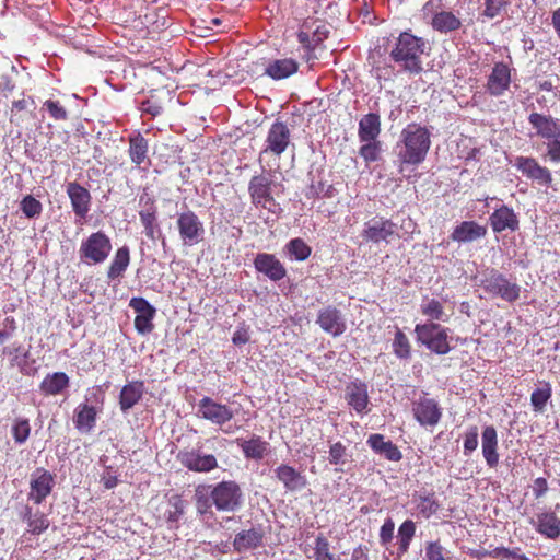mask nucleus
I'll return each instance as SVG.
<instances>
[{"instance_id":"nucleus-51","label":"nucleus","mask_w":560,"mask_h":560,"mask_svg":"<svg viewBox=\"0 0 560 560\" xmlns=\"http://www.w3.org/2000/svg\"><path fill=\"white\" fill-rule=\"evenodd\" d=\"M314 558L315 560H334V556L329 550V542L322 535L315 540Z\"/></svg>"},{"instance_id":"nucleus-4","label":"nucleus","mask_w":560,"mask_h":560,"mask_svg":"<svg viewBox=\"0 0 560 560\" xmlns=\"http://www.w3.org/2000/svg\"><path fill=\"white\" fill-rule=\"evenodd\" d=\"M209 488L211 501L218 511L234 512L242 506L243 493L235 481H221Z\"/></svg>"},{"instance_id":"nucleus-56","label":"nucleus","mask_w":560,"mask_h":560,"mask_svg":"<svg viewBox=\"0 0 560 560\" xmlns=\"http://www.w3.org/2000/svg\"><path fill=\"white\" fill-rule=\"evenodd\" d=\"M478 447V428L470 427L464 438V454L470 455Z\"/></svg>"},{"instance_id":"nucleus-20","label":"nucleus","mask_w":560,"mask_h":560,"mask_svg":"<svg viewBox=\"0 0 560 560\" xmlns=\"http://www.w3.org/2000/svg\"><path fill=\"white\" fill-rule=\"evenodd\" d=\"M511 70L503 62H497L487 82V92L492 96H501L510 88Z\"/></svg>"},{"instance_id":"nucleus-23","label":"nucleus","mask_w":560,"mask_h":560,"mask_svg":"<svg viewBox=\"0 0 560 560\" xmlns=\"http://www.w3.org/2000/svg\"><path fill=\"white\" fill-rule=\"evenodd\" d=\"M528 121L536 129L537 135L550 141L560 136V125L550 116L532 113Z\"/></svg>"},{"instance_id":"nucleus-33","label":"nucleus","mask_w":560,"mask_h":560,"mask_svg":"<svg viewBox=\"0 0 560 560\" xmlns=\"http://www.w3.org/2000/svg\"><path fill=\"white\" fill-rule=\"evenodd\" d=\"M536 529L541 535L556 539L560 536V518L552 512L537 515Z\"/></svg>"},{"instance_id":"nucleus-1","label":"nucleus","mask_w":560,"mask_h":560,"mask_svg":"<svg viewBox=\"0 0 560 560\" xmlns=\"http://www.w3.org/2000/svg\"><path fill=\"white\" fill-rule=\"evenodd\" d=\"M431 145L430 132L418 124L407 125L396 143V153L399 162V172L405 165L417 166L425 160Z\"/></svg>"},{"instance_id":"nucleus-16","label":"nucleus","mask_w":560,"mask_h":560,"mask_svg":"<svg viewBox=\"0 0 560 560\" xmlns=\"http://www.w3.org/2000/svg\"><path fill=\"white\" fill-rule=\"evenodd\" d=\"M180 463L189 470L208 472L218 466L217 458L211 454H203L200 448L180 452Z\"/></svg>"},{"instance_id":"nucleus-63","label":"nucleus","mask_w":560,"mask_h":560,"mask_svg":"<svg viewBox=\"0 0 560 560\" xmlns=\"http://www.w3.org/2000/svg\"><path fill=\"white\" fill-rule=\"evenodd\" d=\"M141 109L152 116H158L162 113V107L149 100L142 103Z\"/></svg>"},{"instance_id":"nucleus-46","label":"nucleus","mask_w":560,"mask_h":560,"mask_svg":"<svg viewBox=\"0 0 560 560\" xmlns=\"http://www.w3.org/2000/svg\"><path fill=\"white\" fill-rule=\"evenodd\" d=\"M439 508L440 505L433 495H420L418 499L417 510L425 518L436 513Z\"/></svg>"},{"instance_id":"nucleus-3","label":"nucleus","mask_w":560,"mask_h":560,"mask_svg":"<svg viewBox=\"0 0 560 560\" xmlns=\"http://www.w3.org/2000/svg\"><path fill=\"white\" fill-rule=\"evenodd\" d=\"M417 341L424 345L436 354H446L451 351L448 345V329L439 324H418L415 328Z\"/></svg>"},{"instance_id":"nucleus-43","label":"nucleus","mask_w":560,"mask_h":560,"mask_svg":"<svg viewBox=\"0 0 560 560\" xmlns=\"http://www.w3.org/2000/svg\"><path fill=\"white\" fill-rule=\"evenodd\" d=\"M289 255L295 260L303 261L311 255V247L302 238H293L287 244Z\"/></svg>"},{"instance_id":"nucleus-25","label":"nucleus","mask_w":560,"mask_h":560,"mask_svg":"<svg viewBox=\"0 0 560 560\" xmlns=\"http://www.w3.org/2000/svg\"><path fill=\"white\" fill-rule=\"evenodd\" d=\"M236 443L247 459L261 460L269 452V443L259 435L248 440L237 439Z\"/></svg>"},{"instance_id":"nucleus-35","label":"nucleus","mask_w":560,"mask_h":560,"mask_svg":"<svg viewBox=\"0 0 560 560\" xmlns=\"http://www.w3.org/2000/svg\"><path fill=\"white\" fill-rule=\"evenodd\" d=\"M69 385V377L63 372L46 375L40 383V390L46 395H58Z\"/></svg>"},{"instance_id":"nucleus-64","label":"nucleus","mask_w":560,"mask_h":560,"mask_svg":"<svg viewBox=\"0 0 560 560\" xmlns=\"http://www.w3.org/2000/svg\"><path fill=\"white\" fill-rule=\"evenodd\" d=\"M368 547L366 546H358L353 549L351 555V560H368Z\"/></svg>"},{"instance_id":"nucleus-15","label":"nucleus","mask_w":560,"mask_h":560,"mask_svg":"<svg viewBox=\"0 0 560 560\" xmlns=\"http://www.w3.org/2000/svg\"><path fill=\"white\" fill-rule=\"evenodd\" d=\"M271 185L272 180L269 175L259 174L252 177L248 184V192L254 206L267 208L269 202H273Z\"/></svg>"},{"instance_id":"nucleus-58","label":"nucleus","mask_w":560,"mask_h":560,"mask_svg":"<svg viewBox=\"0 0 560 560\" xmlns=\"http://www.w3.org/2000/svg\"><path fill=\"white\" fill-rule=\"evenodd\" d=\"M509 4V0H485L483 15L493 19L498 16L503 8Z\"/></svg>"},{"instance_id":"nucleus-11","label":"nucleus","mask_w":560,"mask_h":560,"mask_svg":"<svg viewBox=\"0 0 560 560\" xmlns=\"http://www.w3.org/2000/svg\"><path fill=\"white\" fill-rule=\"evenodd\" d=\"M363 237L373 243L390 242L392 238L398 237L397 225L390 220L383 218H374L365 223Z\"/></svg>"},{"instance_id":"nucleus-32","label":"nucleus","mask_w":560,"mask_h":560,"mask_svg":"<svg viewBox=\"0 0 560 560\" xmlns=\"http://www.w3.org/2000/svg\"><path fill=\"white\" fill-rule=\"evenodd\" d=\"M381 133V117L378 114L369 113L359 120L358 137L360 141L378 140Z\"/></svg>"},{"instance_id":"nucleus-14","label":"nucleus","mask_w":560,"mask_h":560,"mask_svg":"<svg viewBox=\"0 0 560 560\" xmlns=\"http://www.w3.org/2000/svg\"><path fill=\"white\" fill-rule=\"evenodd\" d=\"M54 476L44 468L36 469L31 475L28 499L34 503H42L51 492L54 487Z\"/></svg>"},{"instance_id":"nucleus-47","label":"nucleus","mask_w":560,"mask_h":560,"mask_svg":"<svg viewBox=\"0 0 560 560\" xmlns=\"http://www.w3.org/2000/svg\"><path fill=\"white\" fill-rule=\"evenodd\" d=\"M31 425L27 419L19 418L12 427V435L18 444H23L30 436Z\"/></svg>"},{"instance_id":"nucleus-26","label":"nucleus","mask_w":560,"mask_h":560,"mask_svg":"<svg viewBox=\"0 0 560 560\" xmlns=\"http://www.w3.org/2000/svg\"><path fill=\"white\" fill-rule=\"evenodd\" d=\"M490 224L492 230L497 233H500L506 229L511 231H516L518 229V219L514 213L513 209L502 206L497 209L490 215Z\"/></svg>"},{"instance_id":"nucleus-18","label":"nucleus","mask_w":560,"mask_h":560,"mask_svg":"<svg viewBox=\"0 0 560 560\" xmlns=\"http://www.w3.org/2000/svg\"><path fill=\"white\" fill-rule=\"evenodd\" d=\"M265 529L261 525L252 526L237 533L233 540V548L236 552L243 553L262 546Z\"/></svg>"},{"instance_id":"nucleus-36","label":"nucleus","mask_w":560,"mask_h":560,"mask_svg":"<svg viewBox=\"0 0 560 560\" xmlns=\"http://www.w3.org/2000/svg\"><path fill=\"white\" fill-rule=\"evenodd\" d=\"M460 20L455 16L452 12L442 11L434 14L432 19V26L435 31L441 33H448L456 31L460 27Z\"/></svg>"},{"instance_id":"nucleus-7","label":"nucleus","mask_w":560,"mask_h":560,"mask_svg":"<svg viewBox=\"0 0 560 560\" xmlns=\"http://www.w3.org/2000/svg\"><path fill=\"white\" fill-rule=\"evenodd\" d=\"M176 225L185 245L191 246L202 241L205 226L194 211L187 210L179 213Z\"/></svg>"},{"instance_id":"nucleus-62","label":"nucleus","mask_w":560,"mask_h":560,"mask_svg":"<svg viewBox=\"0 0 560 560\" xmlns=\"http://www.w3.org/2000/svg\"><path fill=\"white\" fill-rule=\"evenodd\" d=\"M232 341L236 346L245 345L249 341V335L246 329L240 328L237 329L232 338Z\"/></svg>"},{"instance_id":"nucleus-13","label":"nucleus","mask_w":560,"mask_h":560,"mask_svg":"<svg viewBox=\"0 0 560 560\" xmlns=\"http://www.w3.org/2000/svg\"><path fill=\"white\" fill-rule=\"evenodd\" d=\"M129 306L137 313L135 318V327L141 335L151 332L154 328L152 320L156 310L143 298H132Z\"/></svg>"},{"instance_id":"nucleus-55","label":"nucleus","mask_w":560,"mask_h":560,"mask_svg":"<svg viewBox=\"0 0 560 560\" xmlns=\"http://www.w3.org/2000/svg\"><path fill=\"white\" fill-rule=\"evenodd\" d=\"M328 460L332 465L346 464L347 452L346 447L340 442H336L330 446Z\"/></svg>"},{"instance_id":"nucleus-39","label":"nucleus","mask_w":560,"mask_h":560,"mask_svg":"<svg viewBox=\"0 0 560 560\" xmlns=\"http://www.w3.org/2000/svg\"><path fill=\"white\" fill-rule=\"evenodd\" d=\"M129 155L131 161L141 165L148 159V141L141 136L137 135L129 140Z\"/></svg>"},{"instance_id":"nucleus-8","label":"nucleus","mask_w":560,"mask_h":560,"mask_svg":"<svg viewBox=\"0 0 560 560\" xmlns=\"http://www.w3.org/2000/svg\"><path fill=\"white\" fill-rule=\"evenodd\" d=\"M412 415L421 427H435L442 418V408L439 402L428 397L420 396L412 401Z\"/></svg>"},{"instance_id":"nucleus-61","label":"nucleus","mask_w":560,"mask_h":560,"mask_svg":"<svg viewBox=\"0 0 560 560\" xmlns=\"http://www.w3.org/2000/svg\"><path fill=\"white\" fill-rule=\"evenodd\" d=\"M548 491L547 480L545 478H537L534 481L533 492L536 498H541Z\"/></svg>"},{"instance_id":"nucleus-57","label":"nucleus","mask_w":560,"mask_h":560,"mask_svg":"<svg viewBox=\"0 0 560 560\" xmlns=\"http://www.w3.org/2000/svg\"><path fill=\"white\" fill-rule=\"evenodd\" d=\"M494 556L500 557V560H530L524 553L520 552V548H505V547H497L494 548Z\"/></svg>"},{"instance_id":"nucleus-34","label":"nucleus","mask_w":560,"mask_h":560,"mask_svg":"<svg viewBox=\"0 0 560 560\" xmlns=\"http://www.w3.org/2000/svg\"><path fill=\"white\" fill-rule=\"evenodd\" d=\"M96 409L88 404H81L75 409L74 425L82 433H89L95 427Z\"/></svg>"},{"instance_id":"nucleus-41","label":"nucleus","mask_w":560,"mask_h":560,"mask_svg":"<svg viewBox=\"0 0 560 560\" xmlns=\"http://www.w3.org/2000/svg\"><path fill=\"white\" fill-rule=\"evenodd\" d=\"M140 221L144 226V233L148 238L155 241L161 236V230L156 224L155 212L151 210H142L139 212Z\"/></svg>"},{"instance_id":"nucleus-40","label":"nucleus","mask_w":560,"mask_h":560,"mask_svg":"<svg viewBox=\"0 0 560 560\" xmlns=\"http://www.w3.org/2000/svg\"><path fill=\"white\" fill-rule=\"evenodd\" d=\"M23 520L27 522L28 532L34 535H39L49 527V520L43 513H32L31 508L26 506L23 514Z\"/></svg>"},{"instance_id":"nucleus-9","label":"nucleus","mask_w":560,"mask_h":560,"mask_svg":"<svg viewBox=\"0 0 560 560\" xmlns=\"http://www.w3.org/2000/svg\"><path fill=\"white\" fill-rule=\"evenodd\" d=\"M197 408L199 417L219 427H223L234 417V411L229 406L220 404L210 397L200 399Z\"/></svg>"},{"instance_id":"nucleus-28","label":"nucleus","mask_w":560,"mask_h":560,"mask_svg":"<svg viewBox=\"0 0 560 560\" xmlns=\"http://www.w3.org/2000/svg\"><path fill=\"white\" fill-rule=\"evenodd\" d=\"M299 69L298 62L292 58L269 60L265 74L273 80H283L294 74Z\"/></svg>"},{"instance_id":"nucleus-54","label":"nucleus","mask_w":560,"mask_h":560,"mask_svg":"<svg viewBox=\"0 0 560 560\" xmlns=\"http://www.w3.org/2000/svg\"><path fill=\"white\" fill-rule=\"evenodd\" d=\"M43 107L49 113L50 117L55 120H67L68 113L66 108L58 102L52 100H47Z\"/></svg>"},{"instance_id":"nucleus-38","label":"nucleus","mask_w":560,"mask_h":560,"mask_svg":"<svg viewBox=\"0 0 560 560\" xmlns=\"http://www.w3.org/2000/svg\"><path fill=\"white\" fill-rule=\"evenodd\" d=\"M416 534V523L411 520H406L398 528L397 544L398 556L405 555L410 547V542Z\"/></svg>"},{"instance_id":"nucleus-42","label":"nucleus","mask_w":560,"mask_h":560,"mask_svg":"<svg viewBox=\"0 0 560 560\" xmlns=\"http://www.w3.org/2000/svg\"><path fill=\"white\" fill-rule=\"evenodd\" d=\"M421 312L432 320L445 322L447 319L441 302L434 299H425L421 304Z\"/></svg>"},{"instance_id":"nucleus-10","label":"nucleus","mask_w":560,"mask_h":560,"mask_svg":"<svg viewBox=\"0 0 560 560\" xmlns=\"http://www.w3.org/2000/svg\"><path fill=\"white\" fill-rule=\"evenodd\" d=\"M290 143V130L282 121H276L269 128L266 138V148L260 152V158L266 153L281 155Z\"/></svg>"},{"instance_id":"nucleus-2","label":"nucleus","mask_w":560,"mask_h":560,"mask_svg":"<svg viewBox=\"0 0 560 560\" xmlns=\"http://www.w3.org/2000/svg\"><path fill=\"white\" fill-rule=\"evenodd\" d=\"M425 49L427 43L423 38L404 32L397 38L389 56L401 70L410 74H419L423 70L422 57Z\"/></svg>"},{"instance_id":"nucleus-37","label":"nucleus","mask_w":560,"mask_h":560,"mask_svg":"<svg viewBox=\"0 0 560 560\" xmlns=\"http://www.w3.org/2000/svg\"><path fill=\"white\" fill-rule=\"evenodd\" d=\"M130 262V254L129 248L127 246H122L117 249L114 259L108 268L107 277L109 279H115L120 277Z\"/></svg>"},{"instance_id":"nucleus-49","label":"nucleus","mask_w":560,"mask_h":560,"mask_svg":"<svg viewBox=\"0 0 560 560\" xmlns=\"http://www.w3.org/2000/svg\"><path fill=\"white\" fill-rule=\"evenodd\" d=\"M171 510L167 512L166 520L168 523H177L185 513L186 503L179 497L170 499Z\"/></svg>"},{"instance_id":"nucleus-59","label":"nucleus","mask_w":560,"mask_h":560,"mask_svg":"<svg viewBox=\"0 0 560 560\" xmlns=\"http://www.w3.org/2000/svg\"><path fill=\"white\" fill-rule=\"evenodd\" d=\"M395 523L388 517L385 520L384 524L380 530V542L382 546H388L394 538Z\"/></svg>"},{"instance_id":"nucleus-21","label":"nucleus","mask_w":560,"mask_h":560,"mask_svg":"<svg viewBox=\"0 0 560 560\" xmlns=\"http://www.w3.org/2000/svg\"><path fill=\"white\" fill-rule=\"evenodd\" d=\"M256 270L272 281H280L287 276L284 266L273 255L261 253L254 259Z\"/></svg>"},{"instance_id":"nucleus-31","label":"nucleus","mask_w":560,"mask_h":560,"mask_svg":"<svg viewBox=\"0 0 560 560\" xmlns=\"http://www.w3.org/2000/svg\"><path fill=\"white\" fill-rule=\"evenodd\" d=\"M366 443L375 453L388 460L398 462L401 458L398 447L392 441H386L382 434H371Z\"/></svg>"},{"instance_id":"nucleus-50","label":"nucleus","mask_w":560,"mask_h":560,"mask_svg":"<svg viewBox=\"0 0 560 560\" xmlns=\"http://www.w3.org/2000/svg\"><path fill=\"white\" fill-rule=\"evenodd\" d=\"M210 488L208 487H198L196 489L195 499H196V506L199 513L203 514L207 513L208 510L211 508L210 502Z\"/></svg>"},{"instance_id":"nucleus-19","label":"nucleus","mask_w":560,"mask_h":560,"mask_svg":"<svg viewBox=\"0 0 560 560\" xmlns=\"http://www.w3.org/2000/svg\"><path fill=\"white\" fill-rule=\"evenodd\" d=\"M67 195L71 201L74 214L83 220L86 218L91 207V194L80 184L72 182L67 185Z\"/></svg>"},{"instance_id":"nucleus-29","label":"nucleus","mask_w":560,"mask_h":560,"mask_svg":"<svg viewBox=\"0 0 560 560\" xmlns=\"http://www.w3.org/2000/svg\"><path fill=\"white\" fill-rule=\"evenodd\" d=\"M487 229L475 221H464L452 232V240L458 243H469L483 237Z\"/></svg>"},{"instance_id":"nucleus-60","label":"nucleus","mask_w":560,"mask_h":560,"mask_svg":"<svg viewBox=\"0 0 560 560\" xmlns=\"http://www.w3.org/2000/svg\"><path fill=\"white\" fill-rule=\"evenodd\" d=\"M547 145V156L552 162H560V136L559 138H555L550 141L546 142Z\"/></svg>"},{"instance_id":"nucleus-53","label":"nucleus","mask_w":560,"mask_h":560,"mask_svg":"<svg viewBox=\"0 0 560 560\" xmlns=\"http://www.w3.org/2000/svg\"><path fill=\"white\" fill-rule=\"evenodd\" d=\"M446 553L447 551L439 541H431L425 546V560H451Z\"/></svg>"},{"instance_id":"nucleus-48","label":"nucleus","mask_w":560,"mask_h":560,"mask_svg":"<svg viewBox=\"0 0 560 560\" xmlns=\"http://www.w3.org/2000/svg\"><path fill=\"white\" fill-rule=\"evenodd\" d=\"M393 349L398 358L406 359L410 355V343L407 336L401 331L397 330L393 342Z\"/></svg>"},{"instance_id":"nucleus-24","label":"nucleus","mask_w":560,"mask_h":560,"mask_svg":"<svg viewBox=\"0 0 560 560\" xmlns=\"http://www.w3.org/2000/svg\"><path fill=\"white\" fill-rule=\"evenodd\" d=\"M273 472L288 491H299L306 486L305 477L292 466L282 464Z\"/></svg>"},{"instance_id":"nucleus-5","label":"nucleus","mask_w":560,"mask_h":560,"mask_svg":"<svg viewBox=\"0 0 560 560\" xmlns=\"http://www.w3.org/2000/svg\"><path fill=\"white\" fill-rule=\"evenodd\" d=\"M112 252L110 238L102 231L92 233L79 248L80 258L89 264L104 262Z\"/></svg>"},{"instance_id":"nucleus-44","label":"nucleus","mask_w":560,"mask_h":560,"mask_svg":"<svg viewBox=\"0 0 560 560\" xmlns=\"http://www.w3.org/2000/svg\"><path fill=\"white\" fill-rule=\"evenodd\" d=\"M360 142L362 145L359 150V154L365 162H375L380 159L382 151V143L380 140H365Z\"/></svg>"},{"instance_id":"nucleus-45","label":"nucleus","mask_w":560,"mask_h":560,"mask_svg":"<svg viewBox=\"0 0 560 560\" xmlns=\"http://www.w3.org/2000/svg\"><path fill=\"white\" fill-rule=\"evenodd\" d=\"M551 397V387L547 383L542 387L535 389L530 395V402L536 412H544L547 401Z\"/></svg>"},{"instance_id":"nucleus-52","label":"nucleus","mask_w":560,"mask_h":560,"mask_svg":"<svg viewBox=\"0 0 560 560\" xmlns=\"http://www.w3.org/2000/svg\"><path fill=\"white\" fill-rule=\"evenodd\" d=\"M21 210L26 218H35L42 212V203L32 196H26L21 201Z\"/></svg>"},{"instance_id":"nucleus-27","label":"nucleus","mask_w":560,"mask_h":560,"mask_svg":"<svg viewBox=\"0 0 560 560\" xmlns=\"http://www.w3.org/2000/svg\"><path fill=\"white\" fill-rule=\"evenodd\" d=\"M144 383L132 381L126 384L119 394V407L122 412H127L135 407L144 394Z\"/></svg>"},{"instance_id":"nucleus-12","label":"nucleus","mask_w":560,"mask_h":560,"mask_svg":"<svg viewBox=\"0 0 560 560\" xmlns=\"http://www.w3.org/2000/svg\"><path fill=\"white\" fill-rule=\"evenodd\" d=\"M316 324L332 337H339L347 330L346 319L338 308L327 306L318 312Z\"/></svg>"},{"instance_id":"nucleus-17","label":"nucleus","mask_w":560,"mask_h":560,"mask_svg":"<svg viewBox=\"0 0 560 560\" xmlns=\"http://www.w3.org/2000/svg\"><path fill=\"white\" fill-rule=\"evenodd\" d=\"M514 166L521 171L524 176L540 185H549L552 182L550 171L539 165L534 158L517 156Z\"/></svg>"},{"instance_id":"nucleus-22","label":"nucleus","mask_w":560,"mask_h":560,"mask_svg":"<svg viewBox=\"0 0 560 560\" xmlns=\"http://www.w3.org/2000/svg\"><path fill=\"white\" fill-rule=\"evenodd\" d=\"M482 455L490 468H494L499 464L498 453V433L494 427L488 425L481 434Z\"/></svg>"},{"instance_id":"nucleus-6","label":"nucleus","mask_w":560,"mask_h":560,"mask_svg":"<svg viewBox=\"0 0 560 560\" xmlns=\"http://www.w3.org/2000/svg\"><path fill=\"white\" fill-rule=\"evenodd\" d=\"M481 287L487 293L500 296L506 302L516 301L521 293V287L517 283L511 282L494 269L490 270L481 280Z\"/></svg>"},{"instance_id":"nucleus-30","label":"nucleus","mask_w":560,"mask_h":560,"mask_svg":"<svg viewBox=\"0 0 560 560\" xmlns=\"http://www.w3.org/2000/svg\"><path fill=\"white\" fill-rule=\"evenodd\" d=\"M346 399L357 412H365L369 405L368 386L361 382H352L346 388Z\"/></svg>"}]
</instances>
